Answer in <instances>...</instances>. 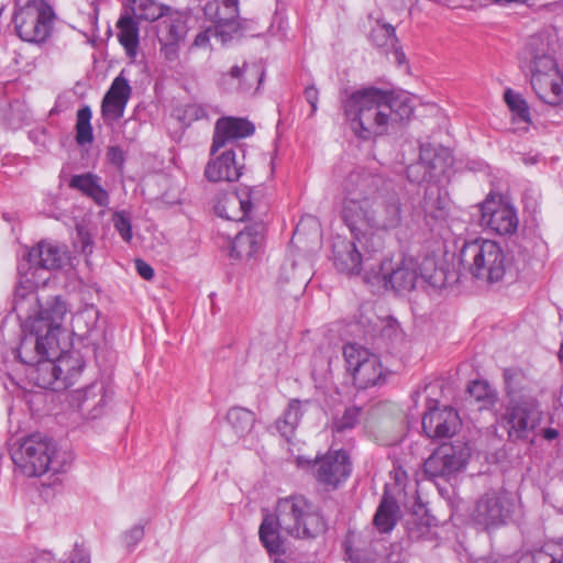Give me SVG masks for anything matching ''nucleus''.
<instances>
[{"instance_id":"obj_37","label":"nucleus","mask_w":563,"mask_h":563,"mask_svg":"<svg viewBox=\"0 0 563 563\" xmlns=\"http://www.w3.org/2000/svg\"><path fill=\"white\" fill-rule=\"evenodd\" d=\"M227 420L238 437L247 434L254 424V413L242 407H234L228 411Z\"/></svg>"},{"instance_id":"obj_33","label":"nucleus","mask_w":563,"mask_h":563,"mask_svg":"<svg viewBox=\"0 0 563 563\" xmlns=\"http://www.w3.org/2000/svg\"><path fill=\"white\" fill-rule=\"evenodd\" d=\"M399 508L393 497L384 495L373 519L374 526L382 533L390 532L397 522Z\"/></svg>"},{"instance_id":"obj_50","label":"nucleus","mask_w":563,"mask_h":563,"mask_svg":"<svg viewBox=\"0 0 563 563\" xmlns=\"http://www.w3.org/2000/svg\"><path fill=\"white\" fill-rule=\"evenodd\" d=\"M135 268L139 275L146 280H151L154 277V269L142 260H135Z\"/></svg>"},{"instance_id":"obj_39","label":"nucleus","mask_w":563,"mask_h":563,"mask_svg":"<svg viewBox=\"0 0 563 563\" xmlns=\"http://www.w3.org/2000/svg\"><path fill=\"white\" fill-rule=\"evenodd\" d=\"M92 112L90 107L85 106L77 111L76 142L79 145L89 144L93 141L91 126Z\"/></svg>"},{"instance_id":"obj_25","label":"nucleus","mask_w":563,"mask_h":563,"mask_svg":"<svg viewBox=\"0 0 563 563\" xmlns=\"http://www.w3.org/2000/svg\"><path fill=\"white\" fill-rule=\"evenodd\" d=\"M100 312L93 305H87L71 317V333L80 341L96 345L101 336L98 327Z\"/></svg>"},{"instance_id":"obj_53","label":"nucleus","mask_w":563,"mask_h":563,"mask_svg":"<svg viewBox=\"0 0 563 563\" xmlns=\"http://www.w3.org/2000/svg\"><path fill=\"white\" fill-rule=\"evenodd\" d=\"M200 112H202L201 108L195 104L188 106L186 109V113L195 117L196 119L199 118Z\"/></svg>"},{"instance_id":"obj_16","label":"nucleus","mask_w":563,"mask_h":563,"mask_svg":"<svg viewBox=\"0 0 563 563\" xmlns=\"http://www.w3.org/2000/svg\"><path fill=\"white\" fill-rule=\"evenodd\" d=\"M113 397V389L106 380H95L90 385L70 394V405L84 418L97 419L101 417Z\"/></svg>"},{"instance_id":"obj_15","label":"nucleus","mask_w":563,"mask_h":563,"mask_svg":"<svg viewBox=\"0 0 563 563\" xmlns=\"http://www.w3.org/2000/svg\"><path fill=\"white\" fill-rule=\"evenodd\" d=\"M188 14L170 10L156 25L159 53L165 60L174 63L179 58L180 44L185 41L189 26Z\"/></svg>"},{"instance_id":"obj_34","label":"nucleus","mask_w":563,"mask_h":563,"mask_svg":"<svg viewBox=\"0 0 563 563\" xmlns=\"http://www.w3.org/2000/svg\"><path fill=\"white\" fill-rule=\"evenodd\" d=\"M504 99L511 111L514 123L520 125L518 126L519 130L527 131L531 123L530 110L527 101L520 93L515 92L510 88L506 89Z\"/></svg>"},{"instance_id":"obj_11","label":"nucleus","mask_w":563,"mask_h":563,"mask_svg":"<svg viewBox=\"0 0 563 563\" xmlns=\"http://www.w3.org/2000/svg\"><path fill=\"white\" fill-rule=\"evenodd\" d=\"M379 251H369L366 245L358 243L353 236L351 240L343 236H335L332 240L331 260L334 267L346 275H358L364 273L372 276L375 265L372 260Z\"/></svg>"},{"instance_id":"obj_40","label":"nucleus","mask_w":563,"mask_h":563,"mask_svg":"<svg viewBox=\"0 0 563 563\" xmlns=\"http://www.w3.org/2000/svg\"><path fill=\"white\" fill-rule=\"evenodd\" d=\"M371 40L377 47L386 49L394 47L397 42L395 27L377 20L376 26L371 32Z\"/></svg>"},{"instance_id":"obj_4","label":"nucleus","mask_w":563,"mask_h":563,"mask_svg":"<svg viewBox=\"0 0 563 563\" xmlns=\"http://www.w3.org/2000/svg\"><path fill=\"white\" fill-rule=\"evenodd\" d=\"M396 106L391 91L373 86L353 91L343 102L353 133L364 141L388 132Z\"/></svg>"},{"instance_id":"obj_2","label":"nucleus","mask_w":563,"mask_h":563,"mask_svg":"<svg viewBox=\"0 0 563 563\" xmlns=\"http://www.w3.org/2000/svg\"><path fill=\"white\" fill-rule=\"evenodd\" d=\"M342 190L341 218L351 235L369 251H382L384 234L398 229L404 220L400 191L391 181L364 168L352 170Z\"/></svg>"},{"instance_id":"obj_44","label":"nucleus","mask_w":563,"mask_h":563,"mask_svg":"<svg viewBox=\"0 0 563 563\" xmlns=\"http://www.w3.org/2000/svg\"><path fill=\"white\" fill-rule=\"evenodd\" d=\"M113 224L115 230L120 233L121 238L125 242H130L132 239V225L130 219L124 212H115L113 214Z\"/></svg>"},{"instance_id":"obj_19","label":"nucleus","mask_w":563,"mask_h":563,"mask_svg":"<svg viewBox=\"0 0 563 563\" xmlns=\"http://www.w3.org/2000/svg\"><path fill=\"white\" fill-rule=\"evenodd\" d=\"M351 472L349 455L345 451L329 452L314 464V478L322 485L336 488Z\"/></svg>"},{"instance_id":"obj_31","label":"nucleus","mask_w":563,"mask_h":563,"mask_svg":"<svg viewBox=\"0 0 563 563\" xmlns=\"http://www.w3.org/2000/svg\"><path fill=\"white\" fill-rule=\"evenodd\" d=\"M309 404V400L301 401L299 399H292L289 401L283 416L278 418L275 423L276 429L282 437L289 440L294 435L295 430L303 416V407Z\"/></svg>"},{"instance_id":"obj_20","label":"nucleus","mask_w":563,"mask_h":563,"mask_svg":"<svg viewBox=\"0 0 563 563\" xmlns=\"http://www.w3.org/2000/svg\"><path fill=\"white\" fill-rule=\"evenodd\" d=\"M460 427V416L452 407H434L422 417V430L433 440L451 438Z\"/></svg>"},{"instance_id":"obj_5","label":"nucleus","mask_w":563,"mask_h":563,"mask_svg":"<svg viewBox=\"0 0 563 563\" xmlns=\"http://www.w3.org/2000/svg\"><path fill=\"white\" fill-rule=\"evenodd\" d=\"M521 59L530 71L531 86L537 96L550 106L563 104V74L558 68L549 38L543 35L531 36Z\"/></svg>"},{"instance_id":"obj_48","label":"nucleus","mask_w":563,"mask_h":563,"mask_svg":"<svg viewBox=\"0 0 563 563\" xmlns=\"http://www.w3.org/2000/svg\"><path fill=\"white\" fill-rule=\"evenodd\" d=\"M107 158L112 165L122 168L125 162V154L120 146L114 145L108 148Z\"/></svg>"},{"instance_id":"obj_49","label":"nucleus","mask_w":563,"mask_h":563,"mask_svg":"<svg viewBox=\"0 0 563 563\" xmlns=\"http://www.w3.org/2000/svg\"><path fill=\"white\" fill-rule=\"evenodd\" d=\"M307 102L311 106V114H314L318 109L319 91L314 86L306 87L303 91Z\"/></svg>"},{"instance_id":"obj_28","label":"nucleus","mask_w":563,"mask_h":563,"mask_svg":"<svg viewBox=\"0 0 563 563\" xmlns=\"http://www.w3.org/2000/svg\"><path fill=\"white\" fill-rule=\"evenodd\" d=\"M422 162L427 164L434 180L443 176L453 164V156L449 148L432 144H421Z\"/></svg>"},{"instance_id":"obj_51","label":"nucleus","mask_w":563,"mask_h":563,"mask_svg":"<svg viewBox=\"0 0 563 563\" xmlns=\"http://www.w3.org/2000/svg\"><path fill=\"white\" fill-rule=\"evenodd\" d=\"M69 563H90V558L82 550H75L70 555Z\"/></svg>"},{"instance_id":"obj_14","label":"nucleus","mask_w":563,"mask_h":563,"mask_svg":"<svg viewBox=\"0 0 563 563\" xmlns=\"http://www.w3.org/2000/svg\"><path fill=\"white\" fill-rule=\"evenodd\" d=\"M541 420L537 402L531 398H511L506 407L503 421L512 440H523Z\"/></svg>"},{"instance_id":"obj_9","label":"nucleus","mask_w":563,"mask_h":563,"mask_svg":"<svg viewBox=\"0 0 563 563\" xmlns=\"http://www.w3.org/2000/svg\"><path fill=\"white\" fill-rule=\"evenodd\" d=\"M68 260L67 253L64 247L52 242L42 241L36 246L29 249L24 252L22 260L18 265V271L21 276L20 285L14 292V305L19 299V292L22 295H34L37 299L35 288L40 284L36 278V273L40 269H56L60 268Z\"/></svg>"},{"instance_id":"obj_23","label":"nucleus","mask_w":563,"mask_h":563,"mask_svg":"<svg viewBox=\"0 0 563 563\" xmlns=\"http://www.w3.org/2000/svg\"><path fill=\"white\" fill-rule=\"evenodd\" d=\"M257 192L247 187L241 188L220 200L216 206V211L228 220L243 221L254 208Z\"/></svg>"},{"instance_id":"obj_3","label":"nucleus","mask_w":563,"mask_h":563,"mask_svg":"<svg viewBox=\"0 0 563 563\" xmlns=\"http://www.w3.org/2000/svg\"><path fill=\"white\" fill-rule=\"evenodd\" d=\"M327 529L317 507L300 495L279 498L275 515H266L260 526V540L269 553L285 552V538L313 539Z\"/></svg>"},{"instance_id":"obj_6","label":"nucleus","mask_w":563,"mask_h":563,"mask_svg":"<svg viewBox=\"0 0 563 563\" xmlns=\"http://www.w3.org/2000/svg\"><path fill=\"white\" fill-rule=\"evenodd\" d=\"M460 263L473 277L488 284L511 283L518 276L512 256L492 240L467 241L460 250Z\"/></svg>"},{"instance_id":"obj_54","label":"nucleus","mask_w":563,"mask_h":563,"mask_svg":"<svg viewBox=\"0 0 563 563\" xmlns=\"http://www.w3.org/2000/svg\"><path fill=\"white\" fill-rule=\"evenodd\" d=\"M90 246L89 243L87 241H84V245H82V252H87V247Z\"/></svg>"},{"instance_id":"obj_1","label":"nucleus","mask_w":563,"mask_h":563,"mask_svg":"<svg viewBox=\"0 0 563 563\" xmlns=\"http://www.w3.org/2000/svg\"><path fill=\"white\" fill-rule=\"evenodd\" d=\"M13 307L22 324L23 335L16 356L27 366L26 377L35 386L59 391L79 377L84 362L78 353H63L59 335L68 311L60 297L41 305L34 295H22Z\"/></svg>"},{"instance_id":"obj_29","label":"nucleus","mask_w":563,"mask_h":563,"mask_svg":"<svg viewBox=\"0 0 563 563\" xmlns=\"http://www.w3.org/2000/svg\"><path fill=\"white\" fill-rule=\"evenodd\" d=\"M450 199L437 185L426 188L422 200V209L427 218L434 221H443L449 214Z\"/></svg>"},{"instance_id":"obj_41","label":"nucleus","mask_w":563,"mask_h":563,"mask_svg":"<svg viewBox=\"0 0 563 563\" xmlns=\"http://www.w3.org/2000/svg\"><path fill=\"white\" fill-rule=\"evenodd\" d=\"M467 393L477 401L485 404H493L496 398L495 390L485 380H473L467 386Z\"/></svg>"},{"instance_id":"obj_26","label":"nucleus","mask_w":563,"mask_h":563,"mask_svg":"<svg viewBox=\"0 0 563 563\" xmlns=\"http://www.w3.org/2000/svg\"><path fill=\"white\" fill-rule=\"evenodd\" d=\"M264 73L255 64L243 63L242 66H233L227 75H223V84L227 90L247 92L252 89L257 90L263 80Z\"/></svg>"},{"instance_id":"obj_10","label":"nucleus","mask_w":563,"mask_h":563,"mask_svg":"<svg viewBox=\"0 0 563 563\" xmlns=\"http://www.w3.org/2000/svg\"><path fill=\"white\" fill-rule=\"evenodd\" d=\"M55 13L44 0H29L13 14V23L19 37L30 43H42L51 34Z\"/></svg>"},{"instance_id":"obj_32","label":"nucleus","mask_w":563,"mask_h":563,"mask_svg":"<svg viewBox=\"0 0 563 563\" xmlns=\"http://www.w3.org/2000/svg\"><path fill=\"white\" fill-rule=\"evenodd\" d=\"M518 563H563V539L545 542L539 549L523 555Z\"/></svg>"},{"instance_id":"obj_46","label":"nucleus","mask_w":563,"mask_h":563,"mask_svg":"<svg viewBox=\"0 0 563 563\" xmlns=\"http://www.w3.org/2000/svg\"><path fill=\"white\" fill-rule=\"evenodd\" d=\"M394 100L397 101V106L393 112V122L409 119L413 113V107L410 104L409 98L399 99L394 97Z\"/></svg>"},{"instance_id":"obj_18","label":"nucleus","mask_w":563,"mask_h":563,"mask_svg":"<svg viewBox=\"0 0 563 563\" xmlns=\"http://www.w3.org/2000/svg\"><path fill=\"white\" fill-rule=\"evenodd\" d=\"M479 225L499 235L512 234L518 228V217L512 206L500 199L487 198L479 207Z\"/></svg>"},{"instance_id":"obj_8","label":"nucleus","mask_w":563,"mask_h":563,"mask_svg":"<svg viewBox=\"0 0 563 563\" xmlns=\"http://www.w3.org/2000/svg\"><path fill=\"white\" fill-rule=\"evenodd\" d=\"M11 457L20 472L27 477H38L52 471H62L56 443L41 433H33L16 441L11 448Z\"/></svg>"},{"instance_id":"obj_17","label":"nucleus","mask_w":563,"mask_h":563,"mask_svg":"<svg viewBox=\"0 0 563 563\" xmlns=\"http://www.w3.org/2000/svg\"><path fill=\"white\" fill-rule=\"evenodd\" d=\"M511 511L512 503L508 494L503 490H490L478 499L473 519L488 529L505 523Z\"/></svg>"},{"instance_id":"obj_7","label":"nucleus","mask_w":563,"mask_h":563,"mask_svg":"<svg viewBox=\"0 0 563 563\" xmlns=\"http://www.w3.org/2000/svg\"><path fill=\"white\" fill-rule=\"evenodd\" d=\"M435 262L432 258H424L419 264L415 257L402 253L384 258L374 267L372 276L366 275L365 283L397 292L412 290L421 278L432 283Z\"/></svg>"},{"instance_id":"obj_55","label":"nucleus","mask_w":563,"mask_h":563,"mask_svg":"<svg viewBox=\"0 0 563 563\" xmlns=\"http://www.w3.org/2000/svg\"><path fill=\"white\" fill-rule=\"evenodd\" d=\"M560 358L563 363V343L561 344L560 352H559Z\"/></svg>"},{"instance_id":"obj_52","label":"nucleus","mask_w":563,"mask_h":563,"mask_svg":"<svg viewBox=\"0 0 563 563\" xmlns=\"http://www.w3.org/2000/svg\"><path fill=\"white\" fill-rule=\"evenodd\" d=\"M543 437L547 440H554L559 437V431L553 428H547L543 431Z\"/></svg>"},{"instance_id":"obj_21","label":"nucleus","mask_w":563,"mask_h":563,"mask_svg":"<svg viewBox=\"0 0 563 563\" xmlns=\"http://www.w3.org/2000/svg\"><path fill=\"white\" fill-rule=\"evenodd\" d=\"M131 92L132 88L125 77L119 75L113 79L101 103V114L107 123L123 117Z\"/></svg>"},{"instance_id":"obj_24","label":"nucleus","mask_w":563,"mask_h":563,"mask_svg":"<svg viewBox=\"0 0 563 563\" xmlns=\"http://www.w3.org/2000/svg\"><path fill=\"white\" fill-rule=\"evenodd\" d=\"M265 224L254 222L239 232L231 244V256L251 258L260 252L264 241Z\"/></svg>"},{"instance_id":"obj_42","label":"nucleus","mask_w":563,"mask_h":563,"mask_svg":"<svg viewBox=\"0 0 563 563\" xmlns=\"http://www.w3.org/2000/svg\"><path fill=\"white\" fill-rule=\"evenodd\" d=\"M407 177L410 183L416 184L434 180L429 167L422 162L421 153L419 154V159L407 167Z\"/></svg>"},{"instance_id":"obj_47","label":"nucleus","mask_w":563,"mask_h":563,"mask_svg":"<svg viewBox=\"0 0 563 563\" xmlns=\"http://www.w3.org/2000/svg\"><path fill=\"white\" fill-rule=\"evenodd\" d=\"M144 537V527L136 525L124 533L123 540L128 548H134Z\"/></svg>"},{"instance_id":"obj_38","label":"nucleus","mask_w":563,"mask_h":563,"mask_svg":"<svg viewBox=\"0 0 563 563\" xmlns=\"http://www.w3.org/2000/svg\"><path fill=\"white\" fill-rule=\"evenodd\" d=\"M170 10L169 7L162 5L155 0H139L135 7V15L141 20H158L159 22Z\"/></svg>"},{"instance_id":"obj_27","label":"nucleus","mask_w":563,"mask_h":563,"mask_svg":"<svg viewBox=\"0 0 563 563\" xmlns=\"http://www.w3.org/2000/svg\"><path fill=\"white\" fill-rule=\"evenodd\" d=\"M241 167L235 162L232 150L223 152L214 159H210L205 168V176L209 181H236L241 176Z\"/></svg>"},{"instance_id":"obj_22","label":"nucleus","mask_w":563,"mask_h":563,"mask_svg":"<svg viewBox=\"0 0 563 563\" xmlns=\"http://www.w3.org/2000/svg\"><path fill=\"white\" fill-rule=\"evenodd\" d=\"M254 125L246 119L224 117L220 118L214 125L211 154L224 147L229 142L247 137L254 133Z\"/></svg>"},{"instance_id":"obj_12","label":"nucleus","mask_w":563,"mask_h":563,"mask_svg":"<svg viewBox=\"0 0 563 563\" xmlns=\"http://www.w3.org/2000/svg\"><path fill=\"white\" fill-rule=\"evenodd\" d=\"M470 449L464 443L440 445L424 461L423 470L428 478L450 481L466 465Z\"/></svg>"},{"instance_id":"obj_30","label":"nucleus","mask_w":563,"mask_h":563,"mask_svg":"<svg viewBox=\"0 0 563 563\" xmlns=\"http://www.w3.org/2000/svg\"><path fill=\"white\" fill-rule=\"evenodd\" d=\"M69 186L90 197L97 205L104 207L109 203V195L102 188L100 178L91 173L75 175L70 178Z\"/></svg>"},{"instance_id":"obj_13","label":"nucleus","mask_w":563,"mask_h":563,"mask_svg":"<svg viewBox=\"0 0 563 563\" xmlns=\"http://www.w3.org/2000/svg\"><path fill=\"white\" fill-rule=\"evenodd\" d=\"M343 356L357 388L365 389L384 379V371L378 356L369 353L363 346L346 344L343 347Z\"/></svg>"},{"instance_id":"obj_43","label":"nucleus","mask_w":563,"mask_h":563,"mask_svg":"<svg viewBox=\"0 0 563 563\" xmlns=\"http://www.w3.org/2000/svg\"><path fill=\"white\" fill-rule=\"evenodd\" d=\"M361 418V408L356 406L347 407L344 413L334 420L333 430L336 432H342L355 427V424L360 421Z\"/></svg>"},{"instance_id":"obj_36","label":"nucleus","mask_w":563,"mask_h":563,"mask_svg":"<svg viewBox=\"0 0 563 563\" xmlns=\"http://www.w3.org/2000/svg\"><path fill=\"white\" fill-rule=\"evenodd\" d=\"M119 29L118 37L126 54L131 57L136 55L139 46V27L131 16H121L117 23Z\"/></svg>"},{"instance_id":"obj_45","label":"nucleus","mask_w":563,"mask_h":563,"mask_svg":"<svg viewBox=\"0 0 563 563\" xmlns=\"http://www.w3.org/2000/svg\"><path fill=\"white\" fill-rule=\"evenodd\" d=\"M223 25H219V24H216V29L212 30V29H207L205 31H201L200 33H198L192 42V44L190 45L189 49H192V48H207L209 46V43H210V36L211 35H220V36H224V32L221 30Z\"/></svg>"},{"instance_id":"obj_35","label":"nucleus","mask_w":563,"mask_h":563,"mask_svg":"<svg viewBox=\"0 0 563 563\" xmlns=\"http://www.w3.org/2000/svg\"><path fill=\"white\" fill-rule=\"evenodd\" d=\"M222 11L218 3L208 2L205 7V14L216 24L234 26L238 16V0H221Z\"/></svg>"}]
</instances>
